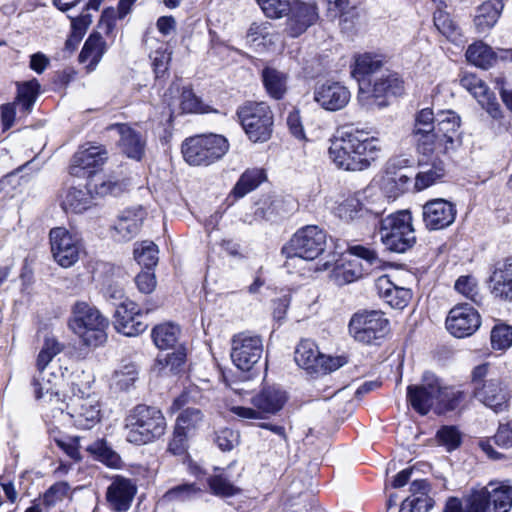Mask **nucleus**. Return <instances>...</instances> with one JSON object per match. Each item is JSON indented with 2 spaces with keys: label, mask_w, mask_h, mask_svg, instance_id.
Listing matches in <instances>:
<instances>
[{
  "label": "nucleus",
  "mask_w": 512,
  "mask_h": 512,
  "mask_svg": "<svg viewBox=\"0 0 512 512\" xmlns=\"http://www.w3.org/2000/svg\"><path fill=\"white\" fill-rule=\"evenodd\" d=\"M460 126L461 118L452 110L440 111L436 116L430 108L420 110L412 130L417 152L423 158H432L455 151L460 144Z\"/></svg>",
  "instance_id": "f257e3e1"
},
{
  "label": "nucleus",
  "mask_w": 512,
  "mask_h": 512,
  "mask_svg": "<svg viewBox=\"0 0 512 512\" xmlns=\"http://www.w3.org/2000/svg\"><path fill=\"white\" fill-rule=\"evenodd\" d=\"M382 153L379 138L368 136L364 130H351L330 141L328 155L339 169L364 171L376 162Z\"/></svg>",
  "instance_id": "f03ea898"
},
{
  "label": "nucleus",
  "mask_w": 512,
  "mask_h": 512,
  "mask_svg": "<svg viewBox=\"0 0 512 512\" xmlns=\"http://www.w3.org/2000/svg\"><path fill=\"white\" fill-rule=\"evenodd\" d=\"M57 354H38L36 360L37 374L33 377L32 386L35 399L40 401L42 406L49 409L44 415L48 425H54V418L64 417V404L67 396L63 398L56 389V382L64 377L68 367H63L69 358L67 354L63 358L56 359Z\"/></svg>",
  "instance_id": "7ed1b4c3"
},
{
  "label": "nucleus",
  "mask_w": 512,
  "mask_h": 512,
  "mask_svg": "<svg viewBox=\"0 0 512 512\" xmlns=\"http://www.w3.org/2000/svg\"><path fill=\"white\" fill-rule=\"evenodd\" d=\"M109 320L100 310L86 302L76 301L68 319L69 329L78 337L83 346L97 349L108 340Z\"/></svg>",
  "instance_id": "20e7f679"
},
{
  "label": "nucleus",
  "mask_w": 512,
  "mask_h": 512,
  "mask_svg": "<svg viewBox=\"0 0 512 512\" xmlns=\"http://www.w3.org/2000/svg\"><path fill=\"white\" fill-rule=\"evenodd\" d=\"M70 391L64 404V417L54 418V423L69 420L78 429L93 428L101 419L98 395L90 391V386L81 388L75 382H72Z\"/></svg>",
  "instance_id": "39448f33"
},
{
  "label": "nucleus",
  "mask_w": 512,
  "mask_h": 512,
  "mask_svg": "<svg viewBox=\"0 0 512 512\" xmlns=\"http://www.w3.org/2000/svg\"><path fill=\"white\" fill-rule=\"evenodd\" d=\"M126 440L144 445L160 438L166 430V420L161 410L144 404L134 407L126 417Z\"/></svg>",
  "instance_id": "423d86ee"
},
{
  "label": "nucleus",
  "mask_w": 512,
  "mask_h": 512,
  "mask_svg": "<svg viewBox=\"0 0 512 512\" xmlns=\"http://www.w3.org/2000/svg\"><path fill=\"white\" fill-rule=\"evenodd\" d=\"M379 233L385 247L396 253H404L416 242L411 212L400 210L389 214L380 222Z\"/></svg>",
  "instance_id": "0eeeda50"
},
{
  "label": "nucleus",
  "mask_w": 512,
  "mask_h": 512,
  "mask_svg": "<svg viewBox=\"0 0 512 512\" xmlns=\"http://www.w3.org/2000/svg\"><path fill=\"white\" fill-rule=\"evenodd\" d=\"M181 149L184 160L189 165L208 166L227 153L229 143L222 135H197L187 138Z\"/></svg>",
  "instance_id": "6e6552de"
},
{
  "label": "nucleus",
  "mask_w": 512,
  "mask_h": 512,
  "mask_svg": "<svg viewBox=\"0 0 512 512\" xmlns=\"http://www.w3.org/2000/svg\"><path fill=\"white\" fill-rule=\"evenodd\" d=\"M326 248V233L316 225H308L299 229L282 248L286 256V266L292 261L303 259L311 261L321 255Z\"/></svg>",
  "instance_id": "1a4fd4ad"
},
{
  "label": "nucleus",
  "mask_w": 512,
  "mask_h": 512,
  "mask_svg": "<svg viewBox=\"0 0 512 512\" xmlns=\"http://www.w3.org/2000/svg\"><path fill=\"white\" fill-rule=\"evenodd\" d=\"M241 125L254 143L270 139L273 113L265 102H246L237 111Z\"/></svg>",
  "instance_id": "9d476101"
},
{
  "label": "nucleus",
  "mask_w": 512,
  "mask_h": 512,
  "mask_svg": "<svg viewBox=\"0 0 512 512\" xmlns=\"http://www.w3.org/2000/svg\"><path fill=\"white\" fill-rule=\"evenodd\" d=\"M403 91L402 81L389 71L382 73L379 77L360 81L358 101L367 109L382 108L388 105L386 96L399 95Z\"/></svg>",
  "instance_id": "9b49d317"
},
{
  "label": "nucleus",
  "mask_w": 512,
  "mask_h": 512,
  "mask_svg": "<svg viewBox=\"0 0 512 512\" xmlns=\"http://www.w3.org/2000/svg\"><path fill=\"white\" fill-rule=\"evenodd\" d=\"M349 333L359 343L379 345L389 333V320L381 311H361L352 316Z\"/></svg>",
  "instance_id": "f8f14e48"
},
{
  "label": "nucleus",
  "mask_w": 512,
  "mask_h": 512,
  "mask_svg": "<svg viewBox=\"0 0 512 512\" xmlns=\"http://www.w3.org/2000/svg\"><path fill=\"white\" fill-rule=\"evenodd\" d=\"M512 508V486L489 483L473 490L467 500L468 512H509Z\"/></svg>",
  "instance_id": "ddd939ff"
},
{
  "label": "nucleus",
  "mask_w": 512,
  "mask_h": 512,
  "mask_svg": "<svg viewBox=\"0 0 512 512\" xmlns=\"http://www.w3.org/2000/svg\"><path fill=\"white\" fill-rule=\"evenodd\" d=\"M49 240L52 256L61 267L69 268L79 260L83 245L78 234L65 227H55L49 232Z\"/></svg>",
  "instance_id": "4468645a"
},
{
  "label": "nucleus",
  "mask_w": 512,
  "mask_h": 512,
  "mask_svg": "<svg viewBox=\"0 0 512 512\" xmlns=\"http://www.w3.org/2000/svg\"><path fill=\"white\" fill-rule=\"evenodd\" d=\"M441 395V380L431 372H425L422 382L407 387V399L412 408L421 415H426L437 404Z\"/></svg>",
  "instance_id": "2eb2a0df"
},
{
  "label": "nucleus",
  "mask_w": 512,
  "mask_h": 512,
  "mask_svg": "<svg viewBox=\"0 0 512 512\" xmlns=\"http://www.w3.org/2000/svg\"><path fill=\"white\" fill-rule=\"evenodd\" d=\"M313 99L322 109L335 112L348 105L351 93L341 82L327 80L315 86Z\"/></svg>",
  "instance_id": "dca6fc26"
},
{
  "label": "nucleus",
  "mask_w": 512,
  "mask_h": 512,
  "mask_svg": "<svg viewBox=\"0 0 512 512\" xmlns=\"http://www.w3.org/2000/svg\"><path fill=\"white\" fill-rule=\"evenodd\" d=\"M479 326L480 315L468 304H461L452 308L446 319L448 331L458 338L472 335Z\"/></svg>",
  "instance_id": "f3484780"
},
{
  "label": "nucleus",
  "mask_w": 512,
  "mask_h": 512,
  "mask_svg": "<svg viewBox=\"0 0 512 512\" xmlns=\"http://www.w3.org/2000/svg\"><path fill=\"white\" fill-rule=\"evenodd\" d=\"M461 86L470 92L478 103L487 111L494 119H498L502 115L500 104L498 103L493 92L490 91L487 84L472 73H465L460 79Z\"/></svg>",
  "instance_id": "a211bd4d"
},
{
  "label": "nucleus",
  "mask_w": 512,
  "mask_h": 512,
  "mask_svg": "<svg viewBox=\"0 0 512 512\" xmlns=\"http://www.w3.org/2000/svg\"><path fill=\"white\" fill-rule=\"evenodd\" d=\"M293 359L299 368L311 376L325 375L347 362L344 355L333 357L331 354H294Z\"/></svg>",
  "instance_id": "6ab92c4d"
},
{
  "label": "nucleus",
  "mask_w": 512,
  "mask_h": 512,
  "mask_svg": "<svg viewBox=\"0 0 512 512\" xmlns=\"http://www.w3.org/2000/svg\"><path fill=\"white\" fill-rule=\"evenodd\" d=\"M456 208L444 199L428 201L423 206V221L429 230H441L450 226L456 218Z\"/></svg>",
  "instance_id": "aec40b11"
},
{
  "label": "nucleus",
  "mask_w": 512,
  "mask_h": 512,
  "mask_svg": "<svg viewBox=\"0 0 512 512\" xmlns=\"http://www.w3.org/2000/svg\"><path fill=\"white\" fill-rule=\"evenodd\" d=\"M137 492L132 480L124 477H116L107 488L106 500L113 512H127Z\"/></svg>",
  "instance_id": "412c9836"
},
{
  "label": "nucleus",
  "mask_w": 512,
  "mask_h": 512,
  "mask_svg": "<svg viewBox=\"0 0 512 512\" xmlns=\"http://www.w3.org/2000/svg\"><path fill=\"white\" fill-rule=\"evenodd\" d=\"M473 395L495 413L507 410L511 398L510 392L497 380H489L481 386H475Z\"/></svg>",
  "instance_id": "4be33fe9"
},
{
  "label": "nucleus",
  "mask_w": 512,
  "mask_h": 512,
  "mask_svg": "<svg viewBox=\"0 0 512 512\" xmlns=\"http://www.w3.org/2000/svg\"><path fill=\"white\" fill-rule=\"evenodd\" d=\"M287 31L290 36L298 37L318 20V8L314 3L295 2L288 12Z\"/></svg>",
  "instance_id": "5701e85b"
},
{
  "label": "nucleus",
  "mask_w": 512,
  "mask_h": 512,
  "mask_svg": "<svg viewBox=\"0 0 512 512\" xmlns=\"http://www.w3.org/2000/svg\"><path fill=\"white\" fill-rule=\"evenodd\" d=\"M375 287L379 297L394 309H404L412 299V291L393 282L389 275L378 277Z\"/></svg>",
  "instance_id": "b1692460"
},
{
  "label": "nucleus",
  "mask_w": 512,
  "mask_h": 512,
  "mask_svg": "<svg viewBox=\"0 0 512 512\" xmlns=\"http://www.w3.org/2000/svg\"><path fill=\"white\" fill-rule=\"evenodd\" d=\"M155 346L160 350H174L186 352L188 350L182 342L181 329L177 324L166 322L155 326L151 333Z\"/></svg>",
  "instance_id": "393cba45"
},
{
  "label": "nucleus",
  "mask_w": 512,
  "mask_h": 512,
  "mask_svg": "<svg viewBox=\"0 0 512 512\" xmlns=\"http://www.w3.org/2000/svg\"><path fill=\"white\" fill-rule=\"evenodd\" d=\"M288 397L286 392L277 385L264 386L251 402L262 414H276L285 405Z\"/></svg>",
  "instance_id": "a878e982"
},
{
  "label": "nucleus",
  "mask_w": 512,
  "mask_h": 512,
  "mask_svg": "<svg viewBox=\"0 0 512 512\" xmlns=\"http://www.w3.org/2000/svg\"><path fill=\"white\" fill-rule=\"evenodd\" d=\"M93 205V196L87 187L70 186L60 194V206L66 213L81 214Z\"/></svg>",
  "instance_id": "bb28decb"
},
{
  "label": "nucleus",
  "mask_w": 512,
  "mask_h": 512,
  "mask_svg": "<svg viewBox=\"0 0 512 512\" xmlns=\"http://www.w3.org/2000/svg\"><path fill=\"white\" fill-rule=\"evenodd\" d=\"M119 135V147L129 158L141 160L145 153L146 137L128 124H116L114 126Z\"/></svg>",
  "instance_id": "cd10ccee"
},
{
  "label": "nucleus",
  "mask_w": 512,
  "mask_h": 512,
  "mask_svg": "<svg viewBox=\"0 0 512 512\" xmlns=\"http://www.w3.org/2000/svg\"><path fill=\"white\" fill-rule=\"evenodd\" d=\"M144 216L142 208L125 210L113 226L114 238L118 241L131 240L140 231Z\"/></svg>",
  "instance_id": "c85d7f7f"
},
{
  "label": "nucleus",
  "mask_w": 512,
  "mask_h": 512,
  "mask_svg": "<svg viewBox=\"0 0 512 512\" xmlns=\"http://www.w3.org/2000/svg\"><path fill=\"white\" fill-rule=\"evenodd\" d=\"M420 171L415 178V188L424 190L437 181L441 180L446 174V168L440 157L424 158L419 160Z\"/></svg>",
  "instance_id": "c756f323"
},
{
  "label": "nucleus",
  "mask_w": 512,
  "mask_h": 512,
  "mask_svg": "<svg viewBox=\"0 0 512 512\" xmlns=\"http://www.w3.org/2000/svg\"><path fill=\"white\" fill-rule=\"evenodd\" d=\"M107 150L103 146H90L79 149L72 158L71 174L77 175V169L96 168L107 160Z\"/></svg>",
  "instance_id": "7c9ffc66"
},
{
  "label": "nucleus",
  "mask_w": 512,
  "mask_h": 512,
  "mask_svg": "<svg viewBox=\"0 0 512 512\" xmlns=\"http://www.w3.org/2000/svg\"><path fill=\"white\" fill-rule=\"evenodd\" d=\"M363 274L364 268L360 260L356 258H342L332 269L330 279L334 284L343 286L360 279Z\"/></svg>",
  "instance_id": "2f4dec72"
},
{
  "label": "nucleus",
  "mask_w": 512,
  "mask_h": 512,
  "mask_svg": "<svg viewBox=\"0 0 512 512\" xmlns=\"http://www.w3.org/2000/svg\"><path fill=\"white\" fill-rule=\"evenodd\" d=\"M504 8L502 0H487L482 3L474 18V25L479 33L490 30L497 23Z\"/></svg>",
  "instance_id": "473e14b6"
},
{
  "label": "nucleus",
  "mask_w": 512,
  "mask_h": 512,
  "mask_svg": "<svg viewBox=\"0 0 512 512\" xmlns=\"http://www.w3.org/2000/svg\"><path fill=\"white\" fill-rule=\"evenodd\" d=\"M262 82L268 95L280 100L288 90V74L274 67L267 66L261 73Z\"/></svg>",
  "instance_id": "72a5a7b5"
},
{
  "label": "nucleus",
  "mask_w": 512,
  "mask_h": 512,
  "mask_svg": "<svg viewBox=\"0 0 512 512\" xmlns=\"http://www.w3.org/2000/svg\"><path fill=\"white\" fill-rule=\"evenodd\" d=\"M106 51V43L99 33L91 34L79 54L80 63H87V72L93 71Z\"/></svg>",
  "instance_id": "f704fd0d"
},
{
  "label": "nucleus",
  "mask_w": 512,
  "mask_h": 512,
  "mask_svg": "<svg viewBox=\"0 0 512 512\" xmlns=\"http://www.w3.org/2000/svg\"><path fill=\"white\" fill-rule=\"evenodd\" d=\"M492 292L496 297L512 301V257L506 258L494 271Z\"/></svg>",
  "instance_id": "c9c22d12"
},
{
  "label": "nucleus",
  "mask_w": 512,
  "mask_h": 512,
  "mask_svg": "<svg viewBox=\"0 0 512 512\" xmlns=\"http://www.w3.org/2000/svg\"><path fill=\"white\" fill-rule=\"evenodd\" d=\"M410 180V177L402 170L392 171L390 167H387L381 179V188L388 197L396 198L406 191Z\"/></svg>",
  "instance_id": "e433bc0d"
},
{
  "label": "nucleus",
  "mask_w": 512,
  "mask_h": 512,
  "mask_svg": "<svg viewBox=\"0 0 512 512\" xmlns=\"http://www.w3.org/2000/svg\"><path fill=\"white\" fill-rule=\"evenodd\" d=\"M209 488L216 496L231 497L240 492L234 481L228 475L227 469L215 468V474L207 479Z\"/></svg>",
  "instance_id": "4c0bfd02"
},
{
  "label": "nucleus",
  "mask_w": 512,
  "mask_h": 512,
  "mask_svg": "<svg viewBox=\"0 0 512 512\" xmlns=\"http://www.w3.org/2000/svg\"><path fill=\"white\" fill-rule=\"evenodd\" d=\"M40 84L36 79L24 82L18 86V93L15 103L18 106V112L22 116L28 115L39 94Z\"/></svg>",
  "instance_id": "58836bf2"
},
{
  "label": "nucleus",
  "mask_w": 512,
  "mask_h": 512,
  "mask_svg": "<svg viewBox=\"0 0 512 512\" xmlns=\"http://www.w3.org/2000/svg\"><path fill=\"white\" fill-rule=\"evenodd\" d=\"M383 61L376 55L363 54L356 58L353 75L360 82L367 79H373L375 74L381 72Z\"/></svg>",
  "instance_id": "ea45409f"
},
{
  "label": "nucleus",
  "mask_w": 512,
  "mask_h": 512,
  "mask_svg": "<svg viewBox=\"0 0 512 512\" xmlns=\"http://www.w3.org/2000/svg\"><path fill=\"white\" fill-rule=\"evenodd\" d=\"M466 58L469 63L482 69H488L496 62V55L492 48L481 41L468 47Z\"/></svg>",
  "instance_id": "a19ab883"
},
{
  "label": "nucleus",
  "mask_w": 512,
  "mask_h": 512,
  "mask_svg": "<svg viewBox=\"0 0 512 512\" xmlns=\"http://www.w3.org/2000/svg\"><path fill=\"white\" fill-rule=\"evenodd\" d=\"M265 180L264 171L261 169L246 170L235 184L232 195L239 199L256 189Z\"/></svg>",
  "instance_id": "79ce46f5"
},
{
  "label": "nucleus",
  "mask_w": 512,
  "mask_h": 512,
  "mask_svg": "<svg viewBox=\"0 0 512 512\" xmlns=\"http://www.w3.org/2000/svg\"><path fill=\"white\" fill-rule=\"evenodd\" d=\"M204 421L203 412L194 407L183 409L176 418L175 427L189 435H193Z\"/></svg>",
  "instance_id": "37998d69"
},
{
  "label": "nucleus",
  "mask_w": 512,
  "mask_h": 512,
  "mask_svg": "<svg viewBox=\"0 0 512 512\" xmlns=\"http://www.w3.org/2000/svg\"><path fill=\"white\" fill-rule=\"evenodd\" d=\"M232 352H253L263 350V339L251 331H242L231 339Z\"/></svg>",
  "instance_id": "c03bdc74"
},
{
  "label": "nucleus",
  "mask_w": 512,
  "mask_h": 512,
  "mask_svg": "<svg viewBox=\"0 0 512 512\" xmlns=\"http://www.w3.org/2000/svg\"><path fill=\"white\" fill-rule=\"evenodd\" d=\"M433 20L437 30L449 41L454 43L461 41V30L447 12L440 9L435 11Z\"/></svg>",
  "instance_id": "a18cd8bd"
},
{
  "label": "nucleus",
  "mask_w": 512,
  "mask_h": 512,
  "mask_svg": "<svg viewBox=\"0 0 512 512\" xmlns=\"http://www.w3.org/2000/svg\"><path fill=\"white\" fill-rule=\"evenodd\" d=\"M158 254V247L152 241L146 240L135 244L134 258L138 264L148 270H151L157 265L159 260Z\"/></svg>",
  "instance_id": "49530a36"
},
{
  "label": "nucleus",
  "mask_w": 512,
  "mask_h": 512,
  "mask_svg": "<svg viewBox=\"0 0 512 512\" xmlns=\"http://www.w3.org/2000/svg\"><path fill=\"white\" fill-rule=\"evenodd\" d=\"M229 357L239 371L248 374L245 379H250L260 373L261 354H229Z\"/></svg>",
  "instance_id": "de8ad7c7"
},
{
  "label": "nucleus",
  "mask_w": 512,
  "mask_h": 512,
  "mask_svg": "<svg viewBox=\"0 0 512 512\" xmlns=\"http://www.w3.org/2000/svg\"><path fill=\"white\" fill-rule=\"evenodd\" d=\"M91 189L99 196H106L109 194L117 195L122 189L123 185L120 181L116 180L113 176L107 175H93L88 183Z\"/></svg>",
  "instance_id": "09e8293b"
},
{
  "label": "nucleus",
  "mask_w": 512,
  "mask_h": 512,
  "mask_svg": "<svg viewBox=\"0 0 512 512\" xmlns=\"http://www.w3.org/2000/svg\"><path fill=\"white\" fill-rule=\"evenodd\" d=\"M115 317V328L125 336H136L147 329V324L140 320L141 315L124 314Z\"/></svg>",
  "instance_id": "8fccbe9b"
},
{
  "label": "nucleus",
  "mask_w": 512,
  "mask_h": 512,
  "mask_svg": "<svg viewBox=\"0 0 512 512\" xmlns=\"http://www.w3.org/2000/svg\"><path fill=\"white\" fill-rule=\"evenodd\" d=\"M187 354H157L153 370L158 373H178L186 362Z\"/></svg>",
  "instance_id": "3c124183"
},
{
  "label": "nucleus",
  "mask_w": 512,
  "mask_h": 512,
  "mask_svg": "<svg viewBox=\"0 0 512 512\" xmlns=\"http://www.w3.org/2000/svg\"><path fill=\"white\" fill-rule=\"evenodd\" d=\"M50 438L56 445L62 449L70 458L79 459V444L77 437H70L61 434L57 427L49 428Z\"/></svg>",
  "instance_id": "603ef678"
},
{
  "label": "nucleus",
  "mask_w": 512,
  "mask_h": 512,
  "mask_svg": "<svg viewBox=\"0 0 512 512\" xmlns=\"http://www.w3.org/2000/svg\"><path fill=\"white\" fill-rule=\"evenodd\" d=\"M465 398L466 393L464 391L448 388L441 383V395L438 398L439 409L452 411L456 409Z\"/></svg>",
  "instance_id": "864d4df0"
},
{
  "label": "nucleus",
  "mask_w": 512,
  "mask_h": 512,
  "mask_svg": "<svg viewBox=\"0 0 512 512\" xmlns=\"http://www.w3.org/2000/svg\"><path fill=\"white\" fill-rule=\"evenodd\" d=\"M363 204L356 196L345 199L336 208V214L345 221H351L362 216Z\"/></svg>",
  "instance_id": "5fc2aeb1"
},
{
  "label": "nucleus",
  "mask_w": 512,
  "mask_h": 512,
  "mask_svg": "<svg viewBox=\"0 0 512 512\" xmlns=\"http://www.w3.org/2000/svg\"><path fill=\"white\" fill-rule=\"evenodd\" d=\"M138 378V371L136 366L132 363L126 364L119 370H116L113 375V385L120 390H128L134 385Z\"/></svg>",
  "instance_id": "6e6d98bb"
},
{
  "label": "nucleus",
  "mask_w": 512,
  "mask_h": 512,
  "mask_svg": "<svg viewBox=\"0 0 512 512\" xmlns=\"http://www.w3.org/2000/svg\"><path fill=\"white\" fill-rule=\"evenodd\" d=\"M491 345L497 350H506L512 345V326L498 324L491 330Z\"/></svg>",
  "instance_id": "4d7b16f0"
},
{
  "label": "nucleus",
  "mask_w": 512,
  "mask_h": 512,
  "mask_svg": "<svg viewBox=\"0 0 512 512\" xmlns=\"http://www.w3.org/2000/svg\"><path fill=\"white\" fill-rule=\"evenodd\" d=\"M150 59L152 61L156 77H160L168 70V66L171 61V52L168 51L166 44L159 43L155 51L150 53Z\"/></svg>",
  "instance_id": "13d9d810"
},
{
  "label": "nucleus",
  "mask_w": 512,
  "mask_h": 512,
  "mask_svg": "<svg viewBox=\"0 0 512 512\" xmlns=\"http://www.w3.org/2000/svg\"><path fill=\"white\" fill-rule=\"evenodd\" d=\"M438 442L448 451L455 450L461 444V433L456 426H442L436 434Z\"/></svg>",
  "instance_id": "bf43d9fd"
},
{
  "label": "nucleus",
  "mask_w": 512,
  "mask_h": 512,
  "mask_svg": "<svg viewBox=\"0 0 512 512\" xmlns=\"http://www.w3.org/2000/svg\"><path fill=\"white\" fill-rule=\"evenodd\" d=\"M257 3L269 18H281L291 9L289 0H257Z\"/></svg>",
  "instance_id": "052dcab7"
},
{
  "label": "nucleus",
  "mask_w": 512,
  "mask_h": 512,
  "mask_svg": "<svg viewBox=\"0 0 512 512\" xmlns=\"http://www.w3.org/2000/svg\"><path fill=\"white\" fill-rule=\"evenodd\" d=\"M200 489L194 483H183L169 489L164 498L168 501H185L196 496Z\"/></svg>",
  "instance_id": "680f3d73"
},
{
  "label": "nucleus",
  "mask_w": 512,
  "mask_h": 512,
  "mask_svg": "<svg viewBox=\"0 0 512 512\" xmlns=\"http://www.w3.org/2000/svg\"><path fill=\"white\" fill-rule=\"evenodd\" d=\"M180 108L184 113H203L205 106L191 89H183Z\"/></svg>",
  "instance_id": "e2e57ef3"
},
{
  "label": "nucleus",
  "mask_w": 512,
  "mask_h": 512,
  "mask_svg": "<svg viewBox=\"0 0 512 512\" xmlns=\"http://www.w3.org/2000/svg\"><path fill=\"white\" fill-rule=\"evenodd\" d=\"M455 289L457 292L465 296L466 298L477 301L478 296V285L476 279L472 276H460L455 282Z\"/></svg>",
  "instance_id": "0e129e2a"
},
{
  "label": "nucleus",
  "mask_w": 512,
  "mask_h": 512,
  "mask_svg": "<svg viewBox=\"0 0 512 512\" xmlns=\"http://www.w3.org/2000/svg\"><path fill=\"white\" fill-rule=\"evenodd\" d=\"M191 435L174 428L173 437L168 444L167 451L175 456L184 455L188 449V438Z\"/></svg>",
  "instance_id": "69168bd1"
},
{
  "label": "nucleus",
  "mask_w": 512,
  "mask_h": 512,
  "mask_svg": "<svg viewBox=\"0 0 512 512\" xmlns=\"http://www.w3.org/2000/svg\"><path fill=\"white\" fill-rule=\"evenodd\" d=\"M258 205L255 215L264 219H271L274 215L281 214L283 200L279 198L267 199L259 202Z\"/></svg>",
  "instance_id": "338daca9"
},
{
  "label": "nucleus",
  "mask_w": 512,
  "mask_h": 512,
  "mask_svg": "<svg viewBox=\"0 0 512 512\" xmlns=\"http://www.w3.org/2000/svg\"><path fill=\"white\" fill-rule=\"evenodd\" d=\"M215 443L222 451H231L239 443V434L229 428L222 429L217 433Z\"/></svg>",
  "instance_id": "774afa93"
}]
</instances>
